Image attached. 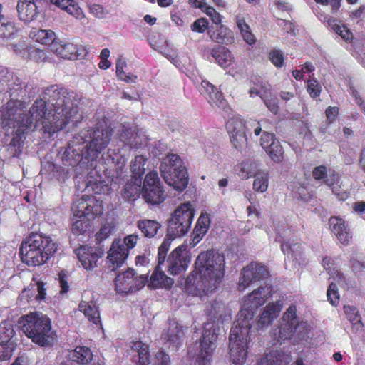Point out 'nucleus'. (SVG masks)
<instances>
[{"label":"nucleus","mask_w":365,"mask_h":365,"mask_svg":"<svg viewBox=\"0 0 365 365\" xmlns=\"http://www.w3.org/2000/svg\"><path fill=\"white\" fill-rule=\"evenodd\" d=\"M74 96L73 91L51 86L45 89L44 99H36L28 113H25L24 107L17 106V102L9 101L5 107H2L1 120L3 127L15 129L10 141V145L16 150L15 153H22L25 134L31 128L34 120L36 126L41 124L48 137L69 124L76 113L73 102Z\"/></svg>","instance_id":"obj_1"},{"label":"nucleus","mask_w":365,"mask_h":365,"mask_svg":"<svg viewBox=\"0 0 365 365\" xmlns=\"http://www.w3.org/2000/svg\"><path fill=\"white\" fill-rule=\"evenodd\" d=\"M272 285L259 286L245 297L244 304L234 322L230 334V356L232 364L243 365L247 359L251 323L259 307L272 296Z\"/></svg>","instance_id":"obj_2"},{"label":"nucleus","mask_w":365,"mask_h":365,"mask_svg":"<svg viewBox=\"0 0 365 365\" xmlns=\"http://www.w3.org/2000/svg\"><path fill=\"white\" fill-rule=\"evenodd\" d=\"M225 255L213 250L200 252L194 269L185 279L184 289L192 296L202 297L217 289L225 276Z\"/></svg>","instance_id":"obj_3"},{"label":"nucleus","mask_w":365,"mask_h":365,"mask_svg":"<svg viewBox=\"0 0 365 365\" xmlns=\"http://www.w3.org/2000/svg\"><path fill=\"white\" fill-rule=\"evenodd\" d=\"M21 331L33 343L41 347H50L53 345L55 335L51 331V321L41 312H30L20 317L18 321Z\"/></svg>","instance_id":"obj_4"},{"label":"nucleus","mask_w":365,"mask_h":365,"mask_svg":"<svg viewBox=\"0 0 365 365\" xmlns=\"http://www.w3.org/2000/svg\"><path fill=\"white\" fill-rule=\"evenodd\" d=\"M56 251V244L49 237L32 233L21 242L19 253L28 266H39L46 263Z\"/></svg>","instance_id":"obj_5"},{"label":"nucleus","mask_w":365,"mask_h":365,"mask_svg":"<svg viewBox=\"0 0 365 365\" xmlns=\"http://www.w3.org/2000/svg\"><path fill=\"white\" fill-rule=\"evenodd\" d=\"M113 133V129L102 125L83 129L78 133V138H80L86 153L87 161H91L92 163L96 160L101 153L108 145Z\"/></svg>","instance_id":"obj_6"},{"label":"nucleus","mask_w":365,"mask_h":365,"mask_svg":"<svg viewBox=\"0 0 365 365\" xmlns=\"http://www.w3.org/2000/svg\"><path fill=\"white\" fill-rule=\"evenodd\" d=\"M161 175L166 183L178 192H182L188 185V173L180 157L168 154L160 163Z\"/></svg>","instance_id":"obj_7"},{"label":"nucleus","mask_w":365,"mask_h":365,"mask_svg":"<svg viewBox=\"0 0 365 365\" xmlns=\"http://www.w3.org/2000/svg\"><path fill=\"white\" fill-rule=\"evenodd\" d=\"M142 195L145 202L150 205H160L166 199L165 192L157 171H150L145 175Z\"/></svg>","instance_id":"obj_8"},{"label":"nucleus","mask_w":365,"mask_h":365,"mask_svg":"<svg viewBox=\"0 0 365 365\" xmlns=\"http://www.w3.org/2000/svg\"><path fill=\"white\" fill-rule=\"evenodd\" d=\"M312 175L315 180H323L325 185L331 187L339 200H345L349 197V193L341 190L339 175L336 170L319 165L313 168Z\"/></svg>","instance_id":"obj_9"},{"label":"nucleus","mask_w":365,"mask_h":365,"mask_svg":"<svg viewBox=\"0 0 365 365\" xmlns=\"http://www.w3.org/2000/svg\"><path fill=\"white\" fill-rule=\"evenodd\" d=\"M268 276L269 271L264 266L257 262H251L241 271L237 283L238 290L245 291L248 286L255 285L267 278Z\"/></svg>","instance_id":"obj_10"},{"label":"nucleus","mask_w":365,"mask_h":365,"mask_svg":"<svg viewBox=\"0 0 365 365\" xmlns=\"http://www.w3.org/2000/svg\"><path fill=\"white\" fill-rule=\"evenodd\" d=\"M86 151L78 133L68 143L61 154V160L65 166L76 167L81 161L86 159Z\"/></svg>","instance_id":"obj_11"},{"label":"nucleus","mask_w":365,"mask_h":365,"mask_svg":"<svg viewBox=\"0 0 365 365\" xmlns=\"http://www.w3.org/2000/svg\"><path fill=\"white\" fill-rule=\"evenodd\" d=\"M298 327L297 307L296 304H292L283 314L278 340L285 341L286 339H291L296 333Z\"/></svg>","instance_id":"obj_12"},{"label":"nucleus","mask_w":365,"mask_h":365,"mask_svg":"<svg viewBox=\"0 0 365 365\" xmlns=\"http://www.w3.org/2000/svg\"><path fill=\"white\" fill-rule=\"evenodd\" d=\"M103 211L102 201L93 196L88 195H83L74 201L72 207V212H75L76 214L82 212L87 217H90L91 220L102 215Z\"/></svg>","instance_id":"obj_13"},{"label":"nucleus","mask_w":365,"mask_h":365,"mask_svg":"<svg viewBox=\"0 0 365 365\" xmlns=\"http://www.w3.org/2000/svg\"><path fill=\"white\" fill-rule=\"evenodd\" d=\"M217 335L215 331L204 327L200 341V351L195 361L196 365H206L211 360L212 353L215 349V341Z\"/></svg>","instance_id":"obj_14"},{"label":"nucleus","mask_w":365,"mask_h":365,"mask_svg":"<svg viewBox=\"0 0 365 365\" xmlns=\"http://www.w3.org/2000/svg\"><path fill=\"white\" fill-rule=\"evenodd\" d=\"M226 129L235 149L240 150L245 147L247 144L245 124L241 118L234 116L229 118L226 123Z\"/></svg>","instance_id":"obj_15"},{"label":"nucleus","mask_w":365,"mask_h":365,"mask_svg":"<svg viewBox=\"0 0 365 365\" xmlns=\"http://www.w3.org/2000/svg\"><path fill=\"white\" fill-rule=\"evenodd\" d=\"M185 248L180 245L173 250L167 258V271L170 275H178L188 267L190 257L185 252Z\"/></svg>","instance_id":"obj_16"},{"label":"nucleus","mask_w":365,"mask_h":365,"mask_svg":"<svg viewBox=\"0 0 365 365\" xmlns=\"http://www.w3.org/2000/svg\"><path fill=\"white\" fill-rule=\"evenodd\" d=\"M128 249H125L121 239L116 238L108 252L107 259L109 264L108 267L112 270H115L122 267L128 259Z\"/></svg>","instance_id":"obj_17"},{"label":"nucleus","mask_w":365,"mask_h":365,"mask_svg":"<svg viewBox=\"0 0 365 365\" xmlns=\"http://www.w3.org/2000/svg\"><path fill=\"white\" fill-rule=\"evenodd\" d=\"M74 252L82 267L87 270H92L97 267V262L103 254L100 250L87 245H81Z\"/></svg>","instance_id":"obj_18"},{"label":"nucleus","mask_w":365,"mask_h":365,"mask_svg":"<svg viewBox=\"0 0 365 365\" xmlns=\"http://www.w3.org/2000/svg\"><path fill=\"white\" fill-rule=\"evenodd\" d=\"M329 227L336 239L347 246L352 238L351 230L344 220L339 216H331L329 220Z\"/></svg>","instance_id":"obj_19"},{"label":"nucleus","mask_w":365,"mask_h":365,"mask_svg":"<svg viewBox=\"0 0 365 365\" xmlns=\"http://www.w3.org/2000/svg\"><path fill=\"white\" fill-rule=\"evenodd\" d=\"M53 52L62 58L76 59L86 54L84 48H78L72 43H55L53 45Z\"/></svg>","instance_id":"obj_20"},{"label":"nucleus","mask_w":365,"mask_h":365,"mask_svg":"<svg viewBox=\"0 0 365 365\" xmlns=\"http://www.w3.org/2000/svg\"><path fill=\"white\" fill-rule=\"evenodd\" d=\"M201 86L207 102L212 108H223L226 105L222 93L217 87L207 81H202Z\"/></svg>","instance_id":"obj_21"},{"label":"nucleus","mask_w":365,"mask_h":365,"mask_svg":"<svg viewBox=\"0 0 365 365\" xmlns=\"http://www.w3.org/2000/svg\"><path fill=\"white\" fill-rule=\"evenodd\" d=\"M19 19L25 22H30L36 19L37 6L34 0H19L16 6Z\"/></svg>","instance_id":"obj_22"},{"label":"nucleus","mask_w":365,"mask_h":365,"mask_svg":"<svg viewBox=\"0 0 365 365\" xmlns=\"http://www.w3.org/2000/svg\"><path fill=\"white\" fill-rule=\"evenodd\" d=\"M135 271L128 269L116 276L114 280L115 289L118 293H129L133 292V281Z\"/></svg>","instance_id":"obj_23"},{"label":"nucleus","mask_w":365,"mask_h":365,"mask_svg":"<svg viewBox=\"0 0 365 365\" xmlns=\"http://www.w3.org/2000/svg\"><path fill=\"white\" fill-rule=\"evenodd\" d=\"M284 237L280 233L276 235L275 240L281 242V250L284 254L290 256L293 260H298L303 256L302 244L294 240L283 241Z\"/></svg>","instance_id":"obj_24"},{"label":"nucleus","mask_w":365,"mask_h":365,"mask_svg":"<svg viewBox=\"0 0 365 365\" xmlns=\"http://www.w3.org/2000/svg\"><path fill=\"white\" fill-rule=\"evenodd\" d=\"M160 266L158 264L148 281V287L151 289H170L174 283V280L167 277L165 272L160 270Z\"/></svg>","instance_id":"obj_25"},{"label":"nucleus","mask_w":365,"mask_h":365,"mask_svg":"<svg viewBox=\"0 0 365 365\" xmlns=\"http://www.w3.org/2000/svg\"><path fill=\"white\" fill-rule=\"evenodd\" d=\"M282 303L280 301L268 304L258 319V327H263L272 324L282 310Z\"/></svg>","instance_id":"obj_26"},{"label":"nucleus","mask_w":365,"mask_h":365,"mask_svg":"<svg viewBox=\"0 0 365 365\" xmlns=\"http://www.w3.org/2000/svg\"><path fill=\"white\" fill-rule=\"evenodd\" d=\"M171 216L183 222V225H186V227H191L195 216V209L190 202H183L180 204Z\"/></svg>","instance_id":"obj_27"},{"label":"nucleus","mask_w":365,"mask_h":365,"mask_svg":"<svg viewBox=\"0 0 365 365\" xmlns=\"http://www.w3.org/2000/svg\"><path fill=\"white\" fill-rule=\"evenodd\" d=\"M67 359L72 362L86 365L93 359V353L89 347L78 346L74 349L68 351Z\"/></svg>","instance_id":"obj_28"},{"label":"nucleus","mask_w":365,"mask_h":365,"mask_svg":"<svg viewBox=\"0 0 365 365\" xmlns=\"http://www.w3.org/2000/svg\"><path fill=\"white\" fill-rule=\"evenodd\" d=\"M183 336L182 327L178 322H173L169 324L167 332L163 333L161 338L165 341L178 348Z\"/></svg>","instance_id":"obj_29"},{"label":"nucleus","mask_w":365,"mask_h":365,"mask_svg":"<svg viewBox=\"0 0 365 365\" xmlns=\"http://www.w3.org/2000/svg\"><path fill=\"white\" fill-rule=\"evenodd\" d=\"M78 309L83 312L89 322L102 326L101 313L94 301H82L78 305Z\"/></svg>","instance_id":"obj_30"},{"label":"nucleus","mask_w":365,"mask_h":365,"mask_svg":"<svg viewBox=\"0 0 365 365\" xmlns=\"http://www.w3.org/2000/svg\"><path fill=\"white\" fill-rule=\"evenodd\" d=\"M210 55L222 68H228L233 61L232 53L227 48L222 46L212 48L210 51Z\"/></svg>","instance_id":"obj_31"},{"label":"nucleus","mask_w":365,"mask_h":365,"mask_svg":"<svg viewBox=\"0 0 365 365\" xmlns=\"http://www.w3.org/2000/svg\"><path fill=\"white\" fill-rule=\"evenodd\" d=\"M73 223H72V231L76 235H83L86 231L89 230L91 227V220L88 218V216L79 212L76 214L73 212Z\"/></svg>","instance_id":"obj_32"},{"label":"nucleus","mask_w":365,"mask_h":365,"mask_svg":"<svg viewBox=\"0 0 365 365\" xmlns=\"http://www.w3.org/2000/svg\"><path fill=\"white\" fill-rule=\"evenodd\" d=\"M257 168L258 165L255 161L247 159L237 165L235 170L240 178L246 180L252 178L257 173Z\"/></svg>","instance_id":"obj_33"},{"label":"nucleus","mask_w":365,"mask_h":365,"mask_svg":"<svg viewBox=\"0 0 365 365\" xmlns=\"http://www.w3.org/2000/svg\"><path fill=\"white\" fill-rule=\"evenodd\" d=\"M148 158L142 155H136L130 163V168L132 173V179L138 182H142V177L145 173V165Z\"/></svg>","instance_id":"obj_34"},{"label":"nucleus","mask_w":365,"mask_h":365,"mask_svg":"<svg viewBox=\"0 0 365 365\" xmlns=\"http://www.w3.org/2000/svg\"><path fill=\"white\" fill-rule=\"evenodd\" d=\"M136 225L142 235L146 238L155 237L161 227L158 222L152 220H140Z\"/></svg>","instance_id":"obj_35"},{"label":"nucleus","mask_w":365,"mask_h":365,"mask_svg":"<svg viewBox=\"0 0 365 365\" xmlns=\"http://www.w3.org/2000/svg\"><path fill=\"white\" fill-rule=\"evenodd\" d=\"M327 25L345 41H349L352 38L351 31L347 26L342 24L341 21L334 17H329L327 20Z\"/></svg>","instance_id":"obj_36"},{"label":"nucleus","mask_w":365,"mask_h":365,"mask_svg":"<svg viewBox=\"0 0 365 365\" xmlns=\"http://www.w3.org/2000/svg\"><path fill=\"white\" fill-rule=\"evenodd\" d=\"M210 225V219L209 215L207 213H201L194 228V233H192L194 235V237H192L194 242H198L206 235Z\"/></svg>","instance_id":"obj_37"},{"label":"nucleus","mask_w":365,"mask_h":365,"mask_svg":"<svg viewBox=\"0 0 365 365\" xmlns=\"http://www.w3.org/2000/svg\"><path fill=\"white\" fill-rule=\"evenodd\" d=\"M207 33L210 39L218 43L229 44L233 41L232 31L222 26L215 30L209 29Z\"/></svg>","instance_id":"obj_38"},{"label":"nucleus","mask_w":365,"mask_h":365,"mask_svg":"<svg viewBox=\"0 0 365 365\" xmlns=\"http://www.w3.org/2000/svg\"><path fill=\"white\" fill-rule=\"evenodd\" d=\"M2 9L3 6L0 4V38H9L17 31V29L11 19L2 14Z\"/></svg>","instance_id":"obj_39"},{"label":"nucleus","mask_w":365,"mask_h":365,"mask_svg":"<svg viewBox=\"0 0 365 365\" xmlns=\"http://www.w3.org/2000/svg\"><path fill=\"white\" fill-rule=\"evenodd\" d=\"M183 225V222H180L179 220H175L171 216L168 222L167 236L175 239L187 234L190 227H186V225Z\"/></svg>","instance_id":"obj_40"},{"label":"nucleus","mask_w":365,"mask_h":365,"mask_svg":"<svg viewBox=\"0 0 365 365\" xmlns=\"http://www.w3.org/2000/svg\"><path fill=\"white\" fill-rule=\"evenodd\" d=\"M50 1L76 18L83 14L81 9L75 0H50Z\"/></svg>","instance_id":"obj_41"},{"label":"nucleus","mask_w":365,"mask_h":365,"mask_svg":"<svg viewBox=\"0 0 365 365\" xmlns=\"http://www.w3.org/2000/svg\"><path fill=\"white\" fill-rule=\"evenodd\" d=\"M132 349L138 352L139 360L137 365H148L150 362L149 346L142 341H135L133 342Z\"/></svg>","instance_id":"obj_42"},{"label":"nucleus","mask_w":365,"mask_h":365,"mask_svg":"<svg viewBox=\"0 0 365 365\" xmlns=\"http://www.w3.org/2000/svg\"><path fill=\"white\" fill-rule=\"evenodd\" d=\"M237 26L243 37V39L249 45H253L256 42L255 35L251 32L249 25L243 17H237Z\"/></svg>","instance_id":"obj_43"},{"label":"nucleus","mask_w":365,"mask_h":365,"mask_svg":"<svg viewBox=\"0 0 365 365\" xmlns=\"http://www.w3.org/2000/svg\"><path fill=\"white\" fill-rule=\"evenodd\" d=\"M253 189L258 192H265L269 185V174L265 172H257L255 175Z\"/></svg>","instance_id":"obj_44"},{"label":"nucleus","mask_w":365,"mask_h":365,"mask_svg":"<svg viewBox=\"0 0 365 365\" xmlns=\"http://www.w3.org/2000/svg\"><path fill=\"white\" fill-rule=\"evenodd\" d=\"M135 180L133 185L127 183L123 190L122 196L128 201H133L140 196V183Z\"/></svg>","instance_id":"obj_45"},{"label":"nucleus","mask_w":365,"mask_h":365,"mask_svg":"<svg viewBox=\"0 0 365 365\" xmlns=\"http://www.w3.org/2000/svg\"><path fill=\"white\" fill-rule=\"evenodd\" d=\"M270 157L271 160L279 163L284 158V151L279 141L276 140L273 145L266 152Z\"/></svg>","instance_id":"obj_46"},{"label":"nucleus","mask_w":365,"mask_h":365,"mask_svg":"<svg viewBox=\"0 0 365 365\" xmlns=\"http://www.w3.org/2000/svg\"><path fill=\"white\" fill-rule=\"evenodd\" d=\"M56 34L51 30H39L36 34V41L43 44L49 45L55 43Z\"/></svg>","instance_id":"obj_47"},{"label":"nucleus","mask_w":365,"mask_h":365,"mask_svg":"<svg viewBox=\"0 0 365 365\" xmlns=\"http://www.w3.org/2000/svg\"><path fill=\"white\" fill-rule=\"evenodd\" d=\"M14 331L11 324L2 322L0 324V343H11Z\"/></svg>","instance_id":"obj_48"},{"label":"nucleus","mask_w":365,"mask_h":365,"mask_svg":"<svg viewBox=\"0 0 365 365\" xmlns=\"http://www.w3.org/2000/svg\"><path fill=\"white\" fill-rule=\"evenodd\" d=\"M125 61H122V62H120V61H118L116 63V66H115V73H116V75L118 76V77L119 78H120L121 81H123L126 83H134L135 82L138 76L136 75H134V74H127L125 73V71H123V67L125 66Z\"/></svg>","instance_id":"obj_49"},{"label":"nucleus","mask_w":365,"mask_h":365,"mask_svg":"<svg viewBox=\"0 0 365 365\" xmlns=\"http://www.w3.org/2000/svg\"><path fill=\"white\" fill-rule=\"evenodd\" d=\"M107 160L111 161L114 165L123 166L125 165V157L120 153L118 148H109L107 153Z\"/></svg>","instance_id":"obj_50"},{"label":"nucleus","mask_w":365,"mask_h":365,"mask_svg":"<svg viewBox=\"0 0 365 365\" xmlns=\"http://www.w3.org/2000/svg\"><path fill=\"white\" fill-rule=\"evenodd\" d=\"M69 279L70 277L68 271L62 269L58 272L56 279L58 281L61 287L60 294L61 295L66 294L70 291V284L68 282Z\"/></svg>","instance_id":"obj_51"},{"label":"nucleus","mask_w":365,"mask_h":365,"mask_svg":"<svg viewBox=\"0 0 365 365\" xmlns=\"http://www.w3.org/2000/svg\"><path fill=\"white\" fill-rule=\"evenodd\" d=\"M307 90L310 97L314 99L320 96L322 86L317 81V78H312L307 82Z\"/></svg>","instance_id":"obj_52"},{"label":"nucleus","mask_w":365,"mask_h":365,"mask_svg":"<svg viewBox=\"0 0 365 365\" xmlns=\"http://www.w3.org/2000/svg\"><path fill=\"white\" fill-rule=\"evenodd\" d=\"M327 297L332 306L337 307L339 305V294L336 284L334 282L330 283L327 290Z\"/></svg>","instance_id":"obj_53"},{"label":"nucleus","mask_w":365,"mask_h":365,"mask_svg":"<svg viewBox=\"0 0 365 365\" xmlns=\"http://www.w3.org/2000/svg\"><path fill=\"white\" fill-rule=\"evenodd\" d=\"M269 58L276 68H280L284 66L285 59L281 50H271L269 53Z\"/></svg>","instance_id":"obj_54"},{"label":"nucleus","mask_w":365,"mask_h":365,"mask_svg":"<svg viewBox=\"0 0 365 365\" xmlns=\"http://www.w3.org/2000/svg\"><path fill=\"white\" fill-rule=\"evenodd\" d=\"M322 264L324 266V269L327 271V272L334 277L336 276L338 277H340V272L336 267V264L333 259L330 257L326 256L323 258Z\"/></svg>","instance_id":"obj_55"},{"label":"nucleus","mask_w":365,"mask_h":365,"mask_svg":"<svg viewBox=\"0 0 365 365\" xmlns=\"http://www.w3.org/2000/svg\"><path fill=\"white\" fill-rule=\"evenodd\" d=\"M258 365H282L279 355L276 352L267 354L260 359Z\"/></svg>","instance_id":"obj_56"},{"label":"nucleus","mask_w":365,"mask_h":365,"mask_svg":"<svg viewBox=\"0 0 365 365\" xmlns=\"http://www.w3.org/2000/svg\"><path fill=\"white\" fill-rule=\"evenodd\" d=\"M277 140L274 133L264 131L260 139V145L267 152L274 145Z\"/></svg>","instance_id":"obj_57"},{"label":"nucleus","mask_w":365,"mask_h":365,"mask_svg":"<svg viewBox=\"0 0 365 365\" xmlns=\"http://www.w3.org/2000/svg\"><path fill=\"white\" fill-rule=\"evenodd\" d=\"M14 350L12 344H4L0 342V361H9Z\"/></svg>","instance_id":"obj_58"},{"label":"nucleus","mask_w":365,"mask_h":365,"mask_svg":"<svg viewBox=\"0 0 365 365\" xmlns=\"http://www.w3.org/2000/svg\"><path fill=\"white\" fill-rule=\"evenodd\" d=\"M344 312L347 319L352 323L356 324L361 322V317L359 316L357 309L353 306H344Z\"/></svg>","instance_id":"obj_59"},{"label":"nucleus","mask_w":365,"mask_h":365,"mask_svg":"<svg viewBox=\"0 0 365 365\" xmlns=\"http://www.w3.org/2000/svg\"><path fill=\"white\" fill-rule=\"evenodd\" d=\"M170 247V242L165 240L160 245L158 251V264L162 265L166 260L168 251Z\"/></svg>","instance_id":"obj_60"},{"label":"nucleus","mask_w":365,"mask_h":365,"mask_svg":"<svg viewBox=\"0 0 365 365\" xmlns=\"http://www.w3.org/2000/svg\"><path fill=\"white\" fill-rule=\"evenodd\" d=\"M170 247V242L165 240L160 245L158 251V264L162 265L166 260L168 251Z\"/></svg>","instance_id":"obj_61"},{"label":"nucleus","mask_w":365,"mask_h":365,"mask_svg":"<svg viewBox=\"0 0 365 365\" xmlns=\"http://www.w3.org/2000/svg\"><path fill=\"white\" fill-rule=\"evenodd\" d=\"M113 230V227L110 224L106 223L103 225L100 230L96 234V240L99 242H102L112 234Z\"/></svg>","instance_id":"obj_62"},{"label":"nucleus","mask_w":365,"mask_h":365,"mask_svg":"<svg viewBox=\"0 0 365 365\" xmlns=\"http://www.w3.org/2000/svg\"><path fill=\"white\" fill-rule=\"evenodd\" d=\"M208 28V21L206 18H200L192 22L191 29L194 32L204 33Z\"/></svg>","instance_id":"obj_63"},{"label":"nucleus","mask_w":365,"mask_h":365,"mask_svg":"<svg viewBox=\"0 0 365 365\" xmlns=\"http://www.w3.org/2000/svg\"><path fill=\"white\" fill-rule=\"evenodd\" d=\"M263 98L264 103L267 106V108L273 113L277 114L279 112V104L278 100L275 97H272V96H265Z\"/></svg>","instance_id":"obj_64"}]
</instances>
